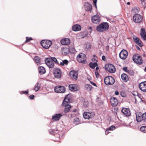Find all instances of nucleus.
Listing matches in <instances>:
<instances>
[{
  "instance_id": "1",
  "label": "nucleus",
  "mask_w": 146,
  "mask_h": 146,
  "mask_svg": "<svg viewBox=\"0 0 146 146\" xmlns=\"http://www.w3.org/2000/svg\"><path fill=\"white\" fill-rule=\"evenodd\" d=\"M109 28V25L106 22H103L96 27L97 30L99 32H102L107 30Z\"/></svg>"
},
{
  "instance_id": "2",
  "label": "nucleus",
  "mask_w": 146,
  "mask_h": 146,
  "mask_svg": "<svg viewBox=\"0 0 146 146\" xmlns=\"http://www.w3.org/2000/svg\"><path fill=\"white\" fill-rule=\"evenodd\" d=\"M69 102V99L68 98L66 97L62 103V105L64 107V112L65 113L69 112L71 107V106L68 104Z\"/></svg>"
},
{
  "instance_id": "3",
  "label": "nucleus",
  "mask_w": 146,
  "mask_h": 146,
  "mask_svg": "<svg viewBox=\"0 0 146 146\" xmlns=\"http://www.w3.org/2000/svg\"><path fill=\"white\" fill-rule=\"evenodd\" d=\"M105 84L107 85H111L113 84L115 82L113 78L111 76H108L104 79Z\"/></svg>"
},
{
  "instance_id": "4",
  "label": "nucleus",
  "mask_w": 146,
  "mask_h": 146,
  "mask_svg": "<svg viewBox=\"0 0 146 146\" xmlns=\"http://www.w3.org/2000/svg\"><path fill=\"white\" fill-rule=\"evenodd\" d=\"M77 60L79 62L83 63H86V56L83 53H80L77 56Z\"/></svg>"
},
{
  "instance_id": "5",
  "label": "nucleus",
  "mask_w": 146,
  "mask_h": 146,
  "mask_svg": "<svg viewBox=\"0 0 146 146\" xmlns=\"http://www.w3.org/2000/svg\"><path fill=\"white\" fill-rule=\"evenodd\" d=\"M52 42L49 40H43L41 42L42 46L45 49L49 48L52 44Z\"/></svg>"
},
{
  "instance_id": "6",
  "label": "nucleus",
  "mask_w": 146,
  "mask_h": 146,
  "mask_svg": "<svg viewBox=\"0 0 146 146\" xmlns=\"http://www.w3.org/2000/svg\"><path fill=\"white\" fill-rule=\"evenodd\" d=\"M105 68L108 72L112 73L115 72L116 70L115 66L112 64H106L105 66Z\"/></svg>"
},
{
  "instance_id": "7",
  "label": "nucleus",
  "mask_w": 146,
  "mask_h": 146,
  "mask_svg": "<svg viewBox=\"0 0 146 146\" xmlns=\"http://www.w3.org/2000/svg\"><path fill=\"white\" fill-rule=\"evenodd\" d=\"M53 74L54 77L57 79L60 78L62 76V72L60 69L58 68H55L54 69Z\"/></svg>"
},
{
  "instance_id": "8",
  "label": "nucleus",
  "mask_w": 146,
  "mask_h": 146,
  "mask_svg": "<svg viewBox=\"0 0 146 146\" xmlns=\"http://www.w3.org/2000/svg\"><path fill=\"white\" fill-rule=\"evenodd\" d=\"M45 62L46 64L49 68H54V64L50 58H45Z\"/></svg>"
},
{
  "instance_id": "9",
  "label": "nucleus",
  "mask_w": 146,
  "mask_h": 146,
  "mask_svg": "<svg viewBox=\"0 0 146 146\" xmlns=\"http://www.w3.org/2000/svg\"><path fill=\"white\" fill-rule=\"evenodd\" d=\"M133 59L135 62L139 64H141L143 62V60L141 57L137 54L134 55Z\"/></svg>"
},
{
  "instance_id": "10",
  "label": "nucleus",
  "mask_w": 146,
  "mask_h": 146,
  "mask_svg": "<svg viewBox=\"0 0 146 146\" xmlns=\"http://www.w3.org/2000/svg\"><path fill=\"white\" fill-rule=\"evenodd\" d=\"M54 91L57 93H64L65 91V88L63 86H56L54 87Z\"/></svg>"
},
{
  "instance_id": "11",
  "label": "nucleus",
  "mask_w": 146,
  "mask_h": 146,
  "mask_svg": "<svg viewBox=\"0 0 146 146\" xmlns=\"http://www.w3.org/2000/svg\"><path fill=\"white\" fill-rule=\"evenodd\" d=\"M133 19L135 23H139L142 21L143 17L140 15L136 14L133 16Z\"/></svg>"
},
{
  "instance_id": "12",
  "label": "nucleus",
  "mask_w": 146,
  "mask_h": 146,
  "mask_svg": "<svg viewBox=\"0 0 146 146\" xmlns=\"http://www.w3.org/2000/svg\"><path fill=\"white\" fill-rule=\"evenodd\" d=\"M94 113L91 112H85L83 114V116L84 118L88 119L92 118L94 117Z\"/></svg>"
},
{
  "instance_id": "13",
  "label": "nucleus",
  "mask_w": 146,
  "mask_h": 146,
  "mask_svg": "<svg viewBox=\"0 0 146 146\" xmlns=\"http://www.w3.org/2000/svg\"><path fill=\"white\" fill-rule=\"evenodd\" d=\"M128 55V52L125 50H122L119 53V55L120 58L123 60L126 59Z\"/></svg>"
},
{
  "instance_id": "14",
  "label": "nucleus",
  "mask_w": 146,
  "mask_h": 146,
  "mask_svg": "<svg viewBox=\"0 0 146 146\" xmlns=\"http://www.w3.org/2000/svg\"><path fill=\"white\" fill-rule=\"evenodd\" d=\"M70 76L74 80H77L78 76V73L77 71H71L70 72Z\"/></svg>"
},
{
  "instance_id": "15",
  "label": "nucleus",
  "mask_w": 146,
  "mask_h": 146,
  "mask_svg": "<svg viewBox=\"0 0 146 146\" xmlns=\"http://www.w3.org/2000/svg\"><path fill=\"white\" fill-rule=\"evenodd\" d=\"M133 38L135 42L140 47H142L143 44L139 38L133 35Z\"/></svg>"
},
{
  "instance_id": "16",
  "label": "nucleus",
  "mask_w": 146,
  "mask_h": 146,
  "mask_svg": "<svg viewBox=\"0 0 146 146\" xmlns=\"http://www.w3.org/2000/svg\"><path fill=\"white\" fill-rule=\"evenodd\" d=\"M121 112L124 115L127 117L130 116L131 114L130 110L129 108H123L121 110Z\"/></svg>"
},
{
  "instance_id": "17",
  "label": "nucleus",
  "mask_w": 146,
  "mask_h": 146,
  "mask_svg": "<svg viewBox=\"0 0 146 146\" xmlns=\"http://www.w3.org/2000/svg\"><path fill=\"white\" fill-rule=\"evenodd\" d=\"M100 18L98 15H94L92 18V21L94 23H98L100 22Z\"/></svg>"
},
{
  "instance_id": "18",
  "label": "nucleus",
  "mask_w": 146,
  "mask_h": 146,
  "mask_svg": "<svg viewBox=\"0 0 146 146\" xmlns=\"http://www.w3.org/2000/svg\"><path fill=\"white\" fill-rule=\"evenodd\" d=\"M69 89L71 91H76L79 90V88L76 84H71L69 85Z\"/></svg>"
},
{
  "instance_id": "19",
  "label": "nucleus",
  "mask_w": 146,
  "mask_h": 146,
  "mask_svg": "<svg viewBox=\"0 0 146 146\" xmlns=\"http://www.w3.org/2000/svg\"><path fill=\"white\" fill-rule=\"evenodd\" d=\"M139 87L142 91L146 92V81L140 83Z\"/></svg>"
},
{
  "instance_id": "20",
  "label": "nucleus",
  "mask_w": 146,
  "mask_h": 146,
  "mask_svg": "<svg viewBox=\"0 0 146 146\" xmlns=\"http://www.w3.org/2000/svg\"><path fill=\"white\" fill-rule=\"evenodd\" d=\"M85 9L87 11H91L92 8V5L89 3L86 2L84 4Z\"/></svg>"
},
{
  "instance_id": "21",
  "label": "nucleus",
  "mask_w": 146,
  "mask_h": 146,
  "mask_svg": "<svg viewBox=\"0 0 146 146\" xmlns=\"http://www.w3.org/2000/svg\"><path fill=\"white\" fill-rule=\"evenodd\" d=\"M110 100L111 105L113 106H116L118 104V100L115 98H111Z\"/></svg>"
},
{
  "instance_id": "22",
  "label": "nucleus",
  "mask_w": 146,
  "mask_h": 146,
  "mask_svg": "<svg viewBox=\"0 0 146 146\" xmlns=\"http://www.w3.org/2000/svg\"><path fill=\"white\" fill-rule=\"evenodd\" d=\"M140 35L143 40H146V32L145 31V29H141Z\"/></svg>"
},
{
  "instance_id": "23",
  "label": "nucleus",
  "mask_w": 146,
  "mask_h": 146,
  "mask_svg": "<svg viewBox=\"0 0 146 146\" xmlns=\"http://www.w3.org/2000/svg\"><path fill=\"white\" fill-rule=\"evenodd\" d=\"M61 44L63 45H66L70 43V39L68 38H66L62 39L60 41Z\"/></svg>"
},
{
  "instance_id": "24",
  "label": "nucleus",
  "mask_w": 146,
  "mask_h": 146,
  "mask_svg": "<svg viewBox=\"0 0 146 146\" xmlns=\"http://www.w3.org/2000/svg\"><path fill=\"white\" fill-rule=\"evenodd\" d=\"M136 121L138 122L143 121L142 115L140 113H137L136 115Z\"/></svg>"
},
{
  "instance_id": "25",
  "label": "nucleus",
  "mask_w": 146,
  "mask_h": 146,
  "mask_svg": "<svg viewBox=\"0 0 146 146\" xmlns=\"http://www.w3.org/2000/svg\"><path fill=\"white\" fill-rule=\"evenodd\" d=\"M81 26L78 24L75 25L72 27V30L74 31H80L81 30Z\"/></svg>"
},
{
  "instance_id": "26",
  "label": "nucleus",
  "mask_w": 146,
  "mask_h": 146,
  "mask_svg": "<svg viewBox=\"0 0 146 146\" xmlns=\"http://www.w3.org/2000/svg\"><path fill=\"white\" fill-rule=\"evenodd\" d=\"M49 132L51 134H53L55 136L57 137L58 138L60 137V135L59 134H58V131L54 129H50L49 130Z\"/></svg>"
},
{
  "instance_id": "27",
  "label": "nucleus",
  "mask_w": 146,
  "mask_h": 146,
  "mask_svg": "<svg viewBox=\"0 0 146 146\" xmlns=\"http://www.w3.org/2000/svg\"><path fill=\"white\" fill-rule=\"evenodd\" d=\"M123 70L124 71L128 74L130 76H132L134 74V72L132 70H129L127 69V68L126 67H123Z\"/></svg>"
},
{
  "instance_id": "28",
  "label": "nucleus",
  "mask_w": 146,
  "mask_h": 146,
  "mask_svg": "<svg viewBox=\"0 0 146 146\" xmlns=\"http://www.w3.org/2000/svg\"><path fill=\"white\" fill-rule=\"evenodd\" d=\"M62 116L61 113L56 114L52 116V119L55 121L58 120Z\"/></svg>"
},
{
  "instance_id": "29",
  "label": "nucleus",
  "mask_w": 146,
  "mask_h": 146,
  "mask_svg": "<svg viewBox=\"0 0 146 146\" xmlns=\"http://www.w3.org/2000/svg\"><path fill=\"white\" fill-rule=\"evenodd\" d=\"M121 77L122 80L124 82H127L129 80V78L128 76L125 74H122Z\"/></svg>"
},
{
  "instance_id": "30",
  "label": "nucleus",
  "mask_w": 146,
  "mask_h": 146,
  "mask_svg": "<svg viewBox=\"0 0 146 146\" xmlns=\"http://www.w3.org/2000/svg\"><path fill=\"white\" fill-rule=\"evenodd\" d=\"M115 129V127L114 125H111L108 129H107L105 131V134L107 135L110 132H109L110 131H113Z\"/></svg>"
},
{
  "instance_id": "31",
  "label": "nucleus",
  "mask_w": 146,
  "mask_h": 146,
  "mask_svg": "<svg viewBox=\"0 0 146 146\" xmlns=\"http://www.w3.org/2000/svg\"><path fill=\"white\" fill-rule=\"evenodd\" d=\"M38 72L40 74H43L46 72L43 66H40L38 68Z\"/></svg>"
},
{
  "instance_id": "32",
  "label": "nucleus",
  "mask_w": 146,
  "mask_h": 146,
  "mask_svg": "<svg viewBox=\"0 0 146 146\" xmlns=\"http://www.w3.org/2000/svg\"><path fill=\"white\" fill-rule=\"evenodd\" d=\"M33 60L35 62L37 65H39L40 63V57L37 56H35Z\"/></svg>"
},
{
  "instance_id": "33",
  "label": "nucleus",
  "mask_w": 146,
  "mask_h": 146,
  "mask_svg": "<svg viewBox=\"0 0 146 146\" xmlns=\"http://www.w3.org/2000/svg\"><path fill=\"white\" fill-rule=\"evenodd\" d=\"M40 86V84L39 83H37L35 85L33 90H35L36 92L38 91L39 90Z\"/></svg>"
},
{
  "instance_id": "34",
  "label": "nucleus",
  "mask_w": 146,
  "mask_h": 146,
  "mask_svg": "<svg viewBox=\"0 0 146 146\" xmlns=\"http://www.w3.org/2000/svg\"><path fill=\"white\" fill-rule=\"evenodd\" d=\"M68 61L66 60H64L63 61L59 60V64L61 66H64V65H67L68 63Z\"/></svg>"
},
{
  "instance_id": "35",
  "label": "nucleus",
  "mask_w": 146,
  "mask_h": 146,
  "mask_svg": "<svg viewBox=\"0 0 146 146\" xmlns=\"http://www.w3.org/2000/svg\"><path fill=\"white\" fill-rule=\"evenodd\" d=\"M89 65L90 68L93 69L98 65V64L96 62H90Z\"/></svg>"
},
{
  "instance_id": "36",
  "label": "nucleus",
  "mask_w": 146,
  "mask_h": 146,
  "mask_svg": "<svg viewBox=\"0 0 146 146\" xmlns=\"http://www.w3.org/2000/svg\"><path fill=\"white\" fill-rule=\"evenodd\" d=\"M86 89L88 91H90L92 88V86L90 84H87L85 86Z\"/></svg>"
},
{
  "instance_id": "37",
  "label": "nucleus",
  "mask_w": 146,
  "mask_h": 146,
  "mask_svg": "<svg viewBox=\"0 0 146 146\" xmlns=\"http://www.w3.org/2000/svg\"><path fill=\"white\" fill-rule=\"evenodd\" d=\"M140 131L143 133H146V126H142L140 128Z\"/></svg>"
},
{
  "instance_id": "38",
  "label": "nucleus",
  "mask_w": 146,
  "mask_h": 146,
  "mask_svg": "<svg viewBox=\"0 0 146 146\" xmlns=\"http://www.w3.org/2000/svg\"><path fill=\"white\" fill-rule=\"evenodd\" d=\"M50 58L52 59V61L53 62L54 61L56 63L58 64H59V60H58L55 58L51 57Z\"/></svg>"
},
{
  "instance_id": "39",
  "label": "nucleus",
  "mask_w": 146,
  "mask_h": 146,
  "mask_svg": "<svg viewBox=\"0 0 146 146\" xmlns=\"http://www.w3.org/2000/svg\"><path fill=\"white\" fill-rule=\"evenodd\" d=\"M143 121L146 122V112L142 114Z\"/></svg>"
},
{
  "instance_id": "40",
  "label": "nucleus",
  "mask_w": 146,
  "mask_h": 146,
  "mask_svg": "<svg viewBox=\"0 0 146 146\" xmlns=\"http://www.w3.org/2000/svg\"><path fill=\"white\" fill-rule=\"evenodd\" d=\"M69 50L70 52L72 53H74L76 51L75 49L73 47L70 48Z\"/></svg>"
},
{
  "instance_id": "41",
  "label": "nucleus",
  "mask_w": 146,
  "mask_h": 146,
  "mask_svg": "<svg viewBox=\"0 0 146 146\" xmlns=\"http://www.w3.org/2000/svg\"><path fill=\"white\" fill-rule=\"evenodd\" d=\"M132 11L136 13L139 12V8L138 9L137 8H134L132 9Z\"/></svg>"
},
{
  "instance_id": "42",
  "label": "nucleus",
  "mask_w": 146,
  "mask_h": 146,
  "mask_svg": "<svg viewBox=\"0 0 146 146\" xmlns=\"http://www.w3.org/2000/svg\"><path fill=\"white\" fill-rule=\"evenodd\" d=\"M26 40L25 41V42H27L31 40H32L33 39V38L31 37H26Z\"/></svg>"
},
{
  "instance_id": "43",
  "label": "nucleus",
  "mask_w": 146,
  "mask_h": 146,
  "mask_svg": "<svg viewBox=\"0 0 146 146\" xmlns=\"http://www.w3.org/2000/svg\"><path fill=\"white\" fill-rule=\"evenodd\" d=\"M70 117H73L75 116H76V114L75 113H74L72 112V113L70 114Z\"/></svg>"
},
{
  "instance_id": "44",
  "label": "nucleus",
  "mask_w": 146,
  "mask_h": 146,
  "mask_svg": "<svg viewBox=\"0 0 146 146\" xmlns=\"http://www.w3.org/2000/svg\"><path fill=\"white\" fill-rule=\"evenodd\" d=\"M93 2L94 4L95 5L94 6H95L96 8H97V5H96V3H97V0H93Z\"/></svg>"
},
{
  "instance_id": "45",
  "label": "nucleus",
  "mask_w": 146,
  "mask_h": 146,
  "mask_svg": "<svg viewBox=\"0 0 146 146\" xmlns=\"http://www.w3.org/2000/svg\"><path fill=\"white\" fill-rule=\"evenodd\" d=\"M29 98L31 100L33 99L34 98V96L33 95H32L29 96Z\"/></svg>"
},
{
  "instance_id": "46",
  "label": "nucleus",
  "mask_w": 146,
  "mask_h": 146,
  "mask_svg": "<svg viewBox=\"0 0 146 146\" xmlns=\"http://www.w3.org/2000/svg\"><path fill=\"white\" fill-rule=\"evenodd\" d=\"M95 74L96 76V77H98L99 73L98 72H95Z\"/></svg>"
},
{
  "instance_id": "47",
  "label": "nucleus",
  "mask_w": 146,
  "mask_h": 146,
  "mask_svg": "<svg viewBox=\"0 0 146 146\" xmlns=\"http://www.w3.org/2000/svg\"><path fill=\"white\" fill-rule=\"evenodd\" d=\"M90 83L93 86H97L96 84L95 83L92 82L90 81Z\"/></svg>"
},
{
  "instance_id": "48",
  "label": "nucleus",
  "mask_w": 146,
  "mask_h": 146,
  "mask_svg": "<svg viewBox=\"0 0 146 146\" xmlns=\"http://www.w3.org/2000/svg\"><path fill=\"white\" fill-rule=\"evenodd\" d=\"M74 120L75 121H76L77 122H78L79 121V118L76 117L74 118Z\"/></svg>"
},
{
  "instance_id": "49",
  "label": "nucleus",
  "mask_w": 146,
  "mask_h": 146,
  "mask_svg": "<svg viewBox=\"0 0 146 146\" xmlns=\"http://www.w3.org/2000/svg\"><path fill=\"white\" fill-rule=\"evenodd\" d=\"M102 59L103 60L105 61L106 59V57L104 56H102Z\"/></svg>"
},
{
  "instance_id": "50",
  "label": "nucleus",
  "mask_w": 146,
  "mask_h": 146,
  "mask_svg": "<svg viewBox=\"0 0 146 146\" xmlns=\"http://www.w3.org/2000/svg\"><path fill=\"white\" fill-rule=\"evenodd\" d=\"M22 94H28V91H22Z\"/></svg>"
},
{
  "instance_id": "51",
  "label": "nucleus",
  "mask_w": 146,
  "mask_h": 146,
  "mask_svg": "<svg viewBox=\"0 0 146 146\" xmlns=\"http://www.w3.org/2000/svg\"><path fill=\"white\" fill-rule=\"evenodd\" d=\"M85 104L84 103V106L85 107H86L88 105V103L87 102H85Z\"/></svg>"
},
{
  "instance_id": "52",
  "label": "nucleus",
  "mask_w": 146,
  "mask_h": 146,
  "mask_svg": "<svg viewBox=\"0 0 146 146\" xmlns=\"http://www.w3.org/2000/svg\"><path fill=\"white\" fill-rule=\"evenodd\" d=\"M119 92L117 91H116L115 92V94L116 95H117L119 94Z\"/></svg>"
},
{
  "instance_id": "53",
  "label": "nucleus",
  "mask_w": 146,
  "mask_h": 146,
  "mask_svg": "<svg viewBox=\"0 0 146 146\" xmlns=\"http://www.w3.org/2000/svg\"><path fill=\"white\" fill-rule=\"evenodd\" d=\"M76 111H77V110L76 109H74V110H73V111H72V112H73L74 113H75L76 112Z\"/></svg>"
},
{
  "instance_id": "54",
  "label": "nucleus",
  "mask_w": 146,
  "mask_h": 146,
  "mask_svg": "<svg viewBox=\"0 0 146 146\" xmlns=\"http://www.w3.org/2000/svg\"><path fill=\"white\" fill-rule=\"evenodd\" d=\"M89 29L90 30V31H89V32L90 33H91L92 32L91 30H92V28L91 27H89Z\"/></svg>"
},
{
  "instance_id": "55",
  "label": "nucleus",
  "mask_w": 146,
  "mask_h": 146,
  "mask_svg": "<svg viewBox=\"0 0 146 146\" xmlns=\"http://www.w3.org/2000/svg\"><path fill=\"white\" fill-rule=\"evenodd\" d=\"M92 60L93 61H95V60H96V58H93L92 59Z\"/></svg>"
},
{
  "instance_id": "56",
  "label": "nucleus",
  "mask_w": 146,
  "mask_h": 146,
  "mask_svg": "<svg viewBox=\"0 0 146 146\" xmlns=\"http://www.w3.org/2000/svg\"><path fill=\"white\" fill-rule=\"evenodd\" d=\"M99 68L98 67H97L96 68V70H98V69H99Z\"/></svg>"
},
{
  "instance_id": "57",
  "label": "nucleus",
  "mask_w": 146,
  "mask_h": 146,
  "mask_svg": "<svg viewBox=\"0 0 146 146\" xmlns=\"http://www.w3.org/2000/svg\"><path fill=\"white\" fill-rule=\"evenodd\" d=\"M122 93H121V96H122V97L124 96V95H122Z\"/></svg>"
},
{
  "instance_id": "58",
  "label": "nucleus",
  "mask_w": 146,
  "mask_h": 146,
  "mask_svg": "<svg viewBox=\"0 0 146 146\" xmlns=\"http://www.w3.org/2000/svg\"><path fill=\"white\" fill-rule=\"evenodd\" d=\"M144 71H145V72H146V67L145 68L144 70Z\"/></svg>"
},
{
  "instance_id": "59",
  "label": "nucleus",
  "mask_w": 146,
  "mask_h": 146,
  "mask_svg": "<svg viewBox=\"0 0 146 146\" xmlns=\"http://www.w3.org/2000/svg\"><path fill=\"white\" fill-rule=\"evenodd\" d=\"M127 4L128 5H129L130 4V3L129 2H128L127 3Z\"/></svg>"
},
{
  "instance_id": "60",
  "label": "nucleus",
  "mask_w": 146,
  "mask_h": 146,
  "mask_svg": "<svg viewBox=\"0 0 146 146\" xmlns=\"http://www.w3.org/2000/svg\"><path fill=\"white\" fill-rule=\"evenodd\" d=\"M141 1H144L145 0H141Z\"/></svg>"
},
{
  "instance_id": "61",
  "label": "nucleus",
  "mask_w": 146,
  "mask_h": 146,
  "mask_svg": "<svg viewBox=\"0 0 146 146\" xmlns=\"http://www.w3.org/2000/svg\"><path fill=\"white\" fill-rule=\"evenodd\" d=\"M93 56L94 57H96V56L95 55H93Z\"/></svg>"
},
{
  "instance_id": "62",
  "label": "nucleus",
  "mask_w": 146,
  "mask_h": 146,
  "mask_svg": "<svg viewBox=\"0 0 146 146\" xmlns=\"http://www.w3.org/2000/svg\"><path fill=\"white\" fill-rule=\"evenodd\" d=\"M138 49H140V48L139 47H138Z\"/></svg>"
}]
</instances>
